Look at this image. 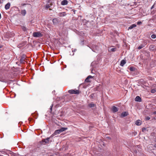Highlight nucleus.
I'll return each mask as SVG.
<instances>
[{
    "label": "nucleus",
    "instance_id": "obj_20",
    "mask_svg": "<svg viewBox=\"0 0 156 156\" xmlns=\"http://www.w3.org/2000/svg\"><path fill=\"white\" fill-rule=\"evenodd\" d=\"M61 132H60V129H58V130H56L55 132V133H54V134H55V135H56V134H59L60 133H61Z\"/></svg>",
    "mask_w": 156,
    "mask_h": 156
},
{
    "label": "nucleus",
    "instance_id": "obj_1",
    "mask_svg": "<svg viewBox=\"0 0 156 156\" xmlns=\"http://www.w3.org/2000/svg\"><path fill=\"white\" fill-rule=\"evenodd\" d=\"M68 92L70 94H78L80 93V91L79 90L76 89L70 90H68Z\"/></svg>",
    "mask_w": 156,
    "mask_h": 156
},
{
    "label": "nucleus",
    "instance_id": "obj_29",
    "mask_svg": "<svg viewBox=\"0 0 156 156\" xmlns=\"http://www.w3.org/2000/svg\"><path fill=\"white\" fill-rule=\"evenodd\" d=\"M142 22L141 21H139L137 23V25H139L140 24H141Z\"/></svg>",
    "mask_w": 156,
    "mask_h": 156
},
{
    "label": "nucleus",
    "instance_id": "obj_11",
    "mask_svg": "<svg viewBox=\"0 0 156 156\" xmlns=\"http://www.w3.org/2000/svg\"><path fill=\"white\" fill-rule=\"evenodd\" d=\"M126 63V61L125 60L123 59L121 62L120 65L121 66H123Z\"/></svg>",
    "mask_w": 156,
    "mask_h": 156
},
{
    "label": "nucleus",
    "instance_id": "obj_41",
    "mask_svg": "<svg viewBox=\"0 0 156 156\" xmlns=\"http://www.w3.org/2000/svg\"><path fill=\"white\" fill-rule=\"evenodd\" d=\"M152 8H153V6H152Z\"/></svg>",
    "mask_w": 156,
    "mask_h": 156
},
{
    "label": "nucleus",
    "instance_id": "obj_10",
    "mask_svg": "<svg viewBox=\"0 0 156 156\" xmlns=\"http://www.w3.org/2000/svg\"><path fill=\"white\" fill-rule=\"evenodd\" d=\"M135 100L136 101L141 102V99L139 96H137L135 98Z\"/></svg>",
    "mask_w": 156,
    "mask_h": 156
},
{
    "label": "nucleus",
    "instance_id": "obj_25",
    "mask_svg": "<svg viewBox=\"0 0 156 156\" xmlns=\"http://www.w3.org/2000/svg\"><path fill=\"white\" fill-rule=\"evenodd\" d=\"M116 48H112L111 49V51L112 52H114L116 51Z\"/></svg>",
    "mask_w": 156,
    "mask_h": 156
},
{
    "label": "nucleus",
    "instance_id": "obj_21",
    "mask_svg": "<svg viewBox=\"0 0 156 156\" xmlns=\"http://www.w3.org/2000/svg\"><path fill=\"white\" fill-rule=\"evenodd\" d=\"M145 46V45L143 44H141L138 47V49H140L144 48Z\"/></svg>",
    "mask_w": 156,
    "mask_h": 156
},
{
    "label": "nucleus",
    "instance_id": "obj_3",
    "mask_svg": "<svg viewBox=\"0 0 156 156\" xmlns=\"http://www.w3.org/2000/svg\"><path fill=\"white\" fill-rule=\"evenodd\" d=\"M53 136L52 135L50 137H48L46 139H43L42 141H41V144H48L49 143V139H50V137H51L52 136Z\"/></svg>",
    "mask_w": 156,
    "mask_h": 156
},
{
    "label": "nucleus",
    "instance_id": "obj_26",
    "mask_svg": "<svg viewBox=\"0 0 156 156\" xmlns=\"http://www.w3.org/2000/svg\"><path fill=\"white\" fill-rule=\"evenodd\" d=\"M22 29L24 31H25L26 30V28L24 27H22Z\"/></svg>",
    "mask_w": 156,
    "mask_h": 156
},
{
    "label": "nucleus",
    "instance_id": "obj_39",
    "mask_svg": "<svg viewBox=\"0 0 156 156\" xmlns=\"http://www.w3.org/2000/svg\"><path fill=\"white\" fill-rule=\"evenodd\" d=\"M155 142L156 143V139L155 140Z\"/></svg>",
    "mask_w": 156,
    "mask_h": 156
},
{
    "label": "nucleus",
    "instance_id": "obj_18",
    "mask_svg": "<svg viewBox=\"0 0 156 156\" xmlns=\"http://www.w3.org/2000/svg\"><path fill=\"white\" fill-rule=\"evenodd\" d=\"M67 128H64V127H62L61 128V129H60V131L61 132H62L67 129Z\"/></svg>",
    "mask_w": 156,
    "mask_h": 156
},
{
    "label": "nucleus",
    "instance_id": "obj_6",
    "mask_svg": "<svg viewBox=\"0 0 156 156\" xmlns=\"http://www.w3.org/2000/svg\"><path fill=\"white\" fill-rule=\"evenodd\" d=\"M92 78H93V76H89L85 79V82L87 83L90 82V79Z\"/></svg>",
    "mask_w": 156,
    "mask_h": 156
},
{
    "label": "nucleus",
    "instance_id": "obj_15",
    "mask_svg": "<svg viewBox=\"0 0 156 156\" xmlns=\"http://www.w3.org/2000/svg\"><path fill=\"white\" fill-rule=\"evenodd\" d=\"M136 24H134L131 25L129 27L128 30H131L133 28L136 27Z\"/></svg>",
    "mask_w": 156,
    "mask_h": 156
},
{
    "label": "nucleus",
    "instance_id": "obj_19",
    "mask_svg": "<svg viewBox=\"0 0 156 156\" xmlns=\"http://www.w3.org/2000/svg\"><path fill=\"white\" fill-rule=\"evenodd\" d=\"M88 106L90 108H92L95 106V105L92 102L91 103H90L88 104Z\"/></svg>",
    "mask_w": 156,
    "mask_h": 156
},
{
    "label": "nucleus",
    "instance_id": "obj_27",
    "mask_svg": "<svg viewBox=\"0 0 156 156\" xmlns=\"http://www.w3.org/2000/svg\"><path fill=\"white\" fill-rule=\"evenodd\" d=\"M156 90L155 89H152L151 90V92L152 93H154L156 92Z\"/></svg>",
    "mask_w": 156,
    "mask_h": 156
},
{
    "label": "nucleus",
    "instance_id": "obj_2",
    "mask_svg": "<svg viewBox=\"0 0 156 156\" xmlns=\"http://www.w3.org/2000/svg\"><path fill=\"white\" fill-rule=\"evenodd\" d=\"M33 36L35 37H39L43 36V34L39 32H34L33 34Z\"/></svg>",
    "mask_w": 156,
    "mask_h": 156
},
{
    "label": "nucleus",
    "instance_id": "obj_4",
    "mask_svg": "<svg viewBox=\"0 0 156 156\" xmlns=\"http://www.w3.org/2000/svg\"><path fill=\"white\" fill-rule=\"evenodd\" d=\"M26 55H23L20 59V62L21 63H24L26 62Z\"/></svg>",
    "mask_w": 156,
    "mask_h": 156
},
{
    "label": "nucleus",
    "instance_id": "obj_31",
    "mask_svg": "<svg viewBox=\"0 0 156 156\" xmlns=\"http://www.w3.org/2000/svg\"><path fill=\"white\" fill-rule=\"evenodd\" d=\"M53 106V105H52L50 107V109H51H51H52V107Z\"/></svg>",
    "mask_w": 156,
    "mask_h": 156
},
{
    "label": "nucleus",
    "instance_id": "obj_7",
    "mask_svg": "<svg viewBox=\"0 0 156 156\" xmlns=\"http://www.w3.org/2000/svg\"><path fill=\"white\" fill-rule=\"evenodd\" d=\"M119 110V108L115 106H113L112 107V111L115 113L117 112Z\"/></svg>",
    "mask_w": 156,
    "mask_h": 156
},
{
    "label": "nucleus",
    "instance_id": "obj_5",
    "mask_svg": "<svg viewBox=\"0 0 156 156\" xmlns=\"http://www.w3.org/2000/svg\"><path fill=\"white\" fill-rule=\"evenodd\" d=\"M52 5V3H51L50 4H47L45 7V9H49V10H51L52 9L51 8V6Z\"/></svg>",
    "mask_w": 156,
    "mask_h": 156
},
{
    "label": "nucleus",
    "instance_id": "obj_16",
    "mask_svg": "<svg viewBox=\"0 0 156 156\" xmlns=\"http://www.w3.org/2000/svg\"><path fill=\"white\" fill-rule=\"evenodd\" d=\"M21 13L23 16H25L26 14V11L25 10H22L21 11Z\"/></svg>",
    "mask_w": 156,
    "mask_h": 156
},
{
    "label": "nucleus",
    "instance_id": "obj_13",
    "mask_svg": "<svg viewBox=\"0 0 156 156\" xmlns=\"http://www.w3.org/2000/svg\"><path fill=\"white\" fill-rule=\"evenodd\" d=\"M66 15L65 12H60L58 14V16H65Z\"/></svg>",
    "mask_w": 156,
    "mask_h": 156
},
{
    "label": "nucleus",
    "instance_id": "obj_17",
    "mask_svg": "<svg viewBox=\"0 0 156 156\" xmlns=\"http://www.w3.org/2000/svg\"><path fill=\"white\" fill-rule=\"evenodd\" d=\"M136 125L137 126L140 125L141 124V122L140 120H137L135 123Z\"/></svg>",
    "mask_w": 156,
    "mask_h": 156
},
{
    "label": "nucleus",
    "instance_id": "obj_33",
    "mask_svg": "<svg viewBox=\"0 0 156 156\" xmlns=\"http://www.w3.org/2000/svg\"><path fill=\"white\" fill-rule=\"evenodd\" d=\"M129 69L130 71H132V68H131V67H130V68H129Z\"/></svg>",
    "mask_w": 156,
    "mask_h": 156
},
{
    "label": "nucleus",
    "instance_id": "obj_8",
    "mask_svg": "<svg viewBox=\"0 0 156 156\" xmlns=\"http://www.w3.org/2000/svg\"><path fill=\"white\" fill-rule=\"evenodd\" d=\"M128 113L127 112H122L121 114V117H124L127 116L128 115Z\"/></svg>",
    "mask_w": 156,
    "mask_h": 156
},
{
    "label": "nucleus",
    "instance_id": "obj_40",
    "mask_svg": "<svg viewBox=\"0 0 156 156\" xmlns=\"http://www.w3.org/2000/svg\"><path fill=\"white\" fill-rule=\"evenodd\" d=\"M152 8H153V6H152Z\"/></svg>",
    "mask_w": 156,
    "mask_h": 156
},
{
    "label": "nucleus",
    "instance_id": "obj_35",
    "mask_svg": "<svg viewBox=\"0 0 156 156\" xmlns=\"http://www.w3.org/2000/svg\"><path fill=\"white\" fill-rule=\"evenodd\" d=\"M107 138L109 139H111V138L109 137H107Z\"/></svg>",
    "mask_w": 156,
    "mask_h": 156
},
{
    "label": "nucleus",
    "instance_id": "obj_28",
    "mask_svg": "<svg viewBox=\"0 0 156 156\" xmlns=\"http://www.w3.org/2000/svg\"><path fill=\"white\" fill-rule=\"evenodd\" d=\"M145 119H146V120H148L150 119V117H148V116H147V117H146Z\"/></svg>",
    "mask_w": 156,
    "mask_h": 156
},
{
    "label": "nucleus",
    "instance_id": "obj_37",
    "mask_svg": "<svg viewBox=\"0 0 156 156\" xmlns=\"http://www.w3.org/2000/svg\"><path fill=\"white\" fill-rule=\"evenodd\" d=\"M1 18V13H0V19Z\"/></svg>",
    "mask_w": 156,
    "mask_h": 156
},
{
    "label": "nucleus",
    "instance_id": "obj_12",
    "mask_svg": "<svg viewBox=\"0 0 156 156\" xmlns=\"http://www.w3.org/2000/svg\"><path fill=\"white\" fill-rule=\"evenodd\" d=\"M10 6V3H7L6 5H5V9L7 10L9 9Z\"/></svg>",
    "mask_w": 156,
    "mask_h": 156
},
{
    "label": "nucleus",
    "instance_id": "obj_14",
    "mask_svg": "<svg viewBox=\"0 0 156 156\" xmlns=\"http://www.w3.org/2000/svg\"><path fill=\"white\" fill-rule=\"evenodd\" d=\"M53 23L55 24H57L58 21V20L57 18H55L53 20H52Z\"/></svg>",
    "mask_w": 156,
    "mask_h": 156
},
{
    "label": "nucleus",
    "instance_id": "obj_38",
    "mask_svg": "<svg viewBox=\"0 0 156 156\" xmlns=\"http://www.w3.org/2000/svg\"><path fill=\"white\" fill-rule=\"evenodd\" d=\"M34 115V114H32V115L33 116V115Z\"/></svg>",
    "mask_w": 156,
    "mask_h": 156
},
{
    "label": "nucleus",
    "instance_id": "obj_24",
    "mask_svg": "<svg viewBox=\"0 0 156 156\" xmlns=\"http://www.w3.org/2000/svg\"><path fill=\"white\" fill-rule=\"evenodd\" d=\"M151 37L153 39H154L156 37V35L155 34H153L151 35Z\"/></svg>",
    "mask_w": 156,
    "mask_h": 156
},
{
    "label": "nucleus",
    "instance_id": "obj_30",
    "mask_svg": "<svg viewBox=\"0 0 156 156\" xmlns=\"http://www.w3.org/2000/svg\"><path fill=\"white\" fill-rule=\"evenodd\" d=\"M4 0H0V2L2 3H3Z\"/></svg>",
    "mask_w": 156,
    "mask_h": 156
},
{
    "label": "nucleus",
    "instance_id": "obj_23",
    "mask_svg": "<svg viewBox=\"0 0 156 156\" xmlns=\"http://www.w3.org/2000/svg\"><path fill=\"white\" fill-rule=\"evenodd\" d=\"M146 130V128L144 127H143L142 129V131L144 133L145 132V131Z\"/></svg>",
    "mask_w": 156,
    "mask_h": 156
},
{
    "label": "nucleus",
    "instance_id": "obj_34",
    "mask_svg": "<svg viewBox=\"0 0 156 156\" xmlns=\"http://www.w3.org/2000/svg\"><path fill=\"white\" fill-rule=\"evenodd\" d=\"M153 113H154V114H156V111L154 112H153Z\"/></svg>",
    "mask_w": 156,
    "mask_h": 156
},
{
    "label": "nucleus",
    "instance_id": "obj_32",
    "mask_svg": "<svg viewBox=\"0 0 156 156\" xmlns=\"http://www.w3.org/2000/svg\"><path fill=\"white\" fill-rule=\"evenodd\" d=\"M154 147L156 148V144H155L154 145Z\"/></svg>",
    "mask_w": 156,
    "mask_h": 156
},
{
    "label": "nucleus",
    "instance_id": "obj_22",
    "mask_svg": "<svg viewBox=\"0 0 156 156\" xmlns=\"http://www.w3.org/2000/svg\"><path fill=\"white\" fill-rule=\"evenodd\" d=\"M150 48L151 50H153L154 49V45H151L150 46Z\"/></svg>",
    "mask_w": 156,
    "mask_h": 156
},
{
    "label": "nucleus",
    "instance_id": "obj_9",
    "mask_svg": "<svg viewBox=\"0 0 156 156\" xmlns=\"http://www.w3.org/2000/svg\"><path fill=\"white\" fill-rule=\"evenodd\" d=\"M68 1L66 0H63L61 2V4L62 5H67L68 4Z\"/></svg>",
    "mask_w": 156,
    "mask_h": 156
},
{
    "label": "nucleus",
    "instance_id": "obj_36",
    "mask_svg": "<svg viewBox=\"0 0 156 156\" xmlns=\"http://www.w3.org/2000/svg\"><path fill=\"white\" fill-rule=\"evenodd\" d=\"M2 48V45L0 46V48Z\"/></svg>",
    "mask_w": 156,
    "mask_h": 156
}]
</instances>
